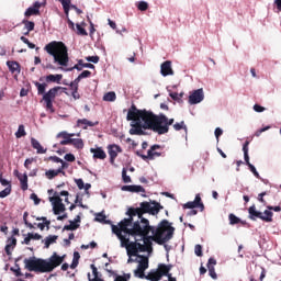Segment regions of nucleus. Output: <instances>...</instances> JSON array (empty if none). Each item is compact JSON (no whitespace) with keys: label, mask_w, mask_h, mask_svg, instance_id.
Returning a JSON list of instances; mask_svg holds the SVG:
<instances>
[{"label":"nucleus","mask_w":281,"mask_h":281,"mask_svg":"<svg viewBox=\"0 0 281 281\" xmlns=\"http://www.w3.org/2000/svg\"><path fill=\"white\" fill-rule=\"evenodd\" d=\"M61 80H63V75L60 74L46 76V82H55L56 85H60Z\"/></svg>","instance_id":"393cba45"},{"label":"nucleus","mask_w":281,"mask_h":281,"mask_svg":"<svg viewBox=\"0 0 281 281\" xmlns=\"http://www.w3.org/2000/svg\"><path fill=\"white\" fill-rule=\"evenodd\" d=\"M59 164H60L61 166L58 167L57 170H60V173H61V175H65V169H66V168H69V164L65 162L64 160H63V162H59Z\"/></svg>","instance_id":"4d7b16f0"},{"label":"nucleus","mask_w":281,"mask_h":281,"mask_svg":"<svg viewBox=\"0 0 281 281\" xmlns=\"http://www.w3.org/2000/svg\"><path fill=\"white\" fill-rule=\"evenodd\" d=\"M144 271L146 270H142V268L137 267V269L134 270L135 278H140L142 280H144V278H146V274L144 273Z\"/></svg>","instance_id":"79ce46f5"},{"label":"nucleus","mask_w":281,"mask_h":281,"mask_svg":"<svg viewBox=\"0 0 281 281\" xmlns=\"http://www.w3.org/2000/svg\"><path fill=\"white\" fill-rule=\"evenodd\" d=\"M137 8L140 12H146V10H148V2L139 1Z\"/></svg>","instance_id":"c03bdc74"},{"label":"nucleus","mask_w":281,"mask_h":281,"mask_svg":"<svg viewBox=\"0 0 281 281\" xmlns=\"http://www.w3.org/2000/svg\"><path fill=\"white\" fill-rule=\"evenodd\" d=\"M57 139H64L65 142L71 143V137H76V134H69L67 132H60L57 134Z\"/></svg>","instance_id":"bb28decb"},{"label":"nucleus","mask_w":281,"mask_h":281,"mask_svg":"<svg viewBox=\"0 0 281 281\" xmlns=\"http://www.w3.org/2000/svg\"><path fill=\"white\" fill-rule=\"evenodd\" d=\"M195 207L200 210V212L205 210V204H203V201L201 200V194H196L194 201L183 204V210H194Z\"/></svg>","instance_id":"f8f14e48"},{"label":"nucleus","mask_w":281,"mask_h":281,"mask_svg":"<svg viewBox=\"0 0 281 281\" xmlns=\"http://www.w3.org/2000/svg\"><path fill=\"white\" fill-rule=\"evenodd\" d=\"M171 269H172V265L159 263L158 270L156 271V273H158V276H160V280H161V278H164V276H170Z\"/></svg>","instance_id":"f3484780"},{"label":"nucleus","mask_w":281,"mask_h":281,"mask_svg":"<svg viewBox=\"0 0 281 281\" xmlns=\"http://www.w3.org/2000/svg\"><path fill=\"white\" fill-rule=\"evenodd\" d=\"M30 199H32V201H34L35 205H38L41 203V200H40L38 195H36V193H32Z\"/></svg>","instance_id":"e2e57ef3"},{"label":"nucleus","mask_w":281,"mask_h":281,"mask_svg":"<svg viewBox=\"0 0 281 281\" xmlns=\"http://www.w3.org/2000/svg\"><path fill=\"white\" fill-rule=\"evenodd\" d=\"M221 135H223V130L221 127H216L215 128V137H216L217 142H218Z\"/></svg>","instance_id":"774afa93"},{"label":"nucleus","mask_w":281,"mask_h":281,"mask_svg":"<svg viewBox=\"0 0 281 281\" xmlns=\"http://www.w3.org/2000/svg\"><path fill=\"white\" fill-rule=\"evenodd\" d=\"M160 74L161 76H175V70H172V61L166 60L160 66Z\"/></svg>","instance_id":"dca6fc26"},{"label":"nucleus","mask_w":281,"mask_h":281,"mask_svg":"<svg viewBox=\"0 0 281 281\" xmlns=\"http://www.w3.org/2000/svg\"><path fill=\"white\" fill-rule=\"evenodd\" d=\"M122 153V147L120 145H109L108 146V154L110 155V164L115 166V159H117V155Z\"/></svg>","instance_id":"ddd939ff"},{"label":"nucleus","mask_w":281,"mask_h":281,"mask_svg":"<svg viewBox=\"0 0 281 281\" xmlns=\"http://www.w3.org/2000/svg\"><path fill=\"white\" fill-rule=\"evenodd\" d=\"M145 280H150V281H159L160 276L157 273V271L155 272H149L147 276H145Z\"/></svg>","instance_id":"f704fd0d"},{"label":"nucleus","mask_w":281,"mask_h":281,"mask_svg":"<svg viewBox=\"0 0 281 281\" xmlns=\"http://www.w3.org/2000/svg\"><path fill=\"white\" fill-rule=\"evenodd\" d=\"M164 210V206L157 201L142 202L139 207H130L126 212L127 218H123L119 225L112 224V232L121 240L122 245L128 243L127 236H132L136 241L143 240L144 245L142 247L144 251H150L153 249V241L157 243V238L150 234V221L144 217V214H151L156 216L159 214V211ZM123 232V234H122Z\"/></svg>","instance_id":"f257e3e1"},{"label":"nucleus","mask_w":281,"mask_h":281,"mask_svg":"<svg viewBox=\"0 0 281 281\" xmlns=\"http://www.w3.org/2000/svg\"><path fill=\"white\" fill-rule=\"evenodd\" d=\"M86 25H87V23H85V22H82L81 25L76 24L78 36H89V33H87V30L83 29Z\"/></svg>","instance_id":"7c9ffc66"},{"label":"nucleus","mask_w":281,"mask_h":281,"mask_svg":"<svg viewBox=\"0 0 281 281\" xmlns=\"http://www.w3.org/2000/svg\"><path fill=\"white\" fill-rule=\"evenodd\" d=\"M16 247V239L15 237H9L7 240V245L4 247V251L7 256H12V250Z\"/></svg>","instance_id":"6ab92c4d"},{"label":"nucleus","mask_w":281,"mask_h":281,"mask_svg":"<svg viewBox=\"0 0 281 281\" xmlns=\"http://www.w3.org/2000/svg\"><path fill=\"white\" fill-rule=\"evenodd\" d=\"M91 77V71L89 70H83L80 75L79 78H90Z\"/></svg>","instance_id":"69168bd1"},{"label":"nucleus","mask_w":281,"mask_h":281,"mask_svg":"<svg viewBox=\"0 0 281 281\" xmlns=\"http://www.w3.org/2000/svg\"><path fill=\"white\" fill-rule=\"evenodd\" d=\"M61 262H65V256L60 257L54 252L48 261L36 257L26 258L24 259V267L27 271H34L35 273H52L56 267H60Z\"/></svg>","instance_id":"7ed1b4c3"},{"label":"nucleus","mask_w":281,"mask_h":281,"mask_svg":"<svg viewBox=\"0 0 281 281\" xmlns=\"http://www.w3.org/2000/svg\"><path fill=\"white\" fill-rule=\"evenodd\" d=\"M65 159L66 161L72 162V161H76V156H74V154H66Z\"/></svg>","instance_id":"338daca9"},{"label":"nucleus","mask_w":281,"mask_h":281,"mask_svg":"<svg viewBox=\"0 0 281 281\" xmlns=\"http://www.w3.org/2000/svg\"><path fill=\"white\" fill-rule=\"evenodd\" d=\"M248 168L257 179H260V173H258V170H256V167L254 165H249Z\"/></svg>","instance_id":"6e6d98bb"},{"label":"nucleus","mask_w":281,"mask_h":281,"mask_svg":"<svg viewBox=\"0 0 281 281\" xmlns=\"http://www.w3.org/2000/svg\"><path fill=\"white\" fill-rule=\"evenodd\" d=\"M265 196H267V191L259 193L257 196V200L259 203H262V205H267V200H265Z\"/></svg>","instance_id":"a18cd8bd"},{"label":"nucleus","mask_w":281,"mask_h":281,"mask_svg":"<svg viewBox=\"0 0 281 281\" xmlns=\"http://www.w3.org/2000/svg\"><path fill=\"white\" fill-rule=\"evenodd\" d=\"M58 175H61L59 169L57 170L49 169L45 172L46 179H49V180L55 179V177H58Z\"/></svg>","instance_id":"2f4dec72"},{"label":"nucleus","mask_w":281,"mask_h":281,"mask_svg":"<svg viewBox=\"0 0 281 281\" xmlns=\"http://www.w3.org/2000/svg\"><path fill=\"white\" fill-rule=\"evenodd\" d=\"M74 69H77V71H82L83 67L80 65V60H78L77 65L74 67L66 69V71H74Z\"/></svg>","instance_id":"5fc2aeb1"},{"label":"nucleus","mask_w":281,"mask_h":281,"mask_svg":"<svg viewBox=\"0 0 281 281\" xmlns=\"http://www.w3.org/2000/svg\"><path fill=\"white\" fill-rule=\"evenodd\" d=\"M121 247H126L128 257L136 256V258H139V256H142L139 255V251H144V246H142V244L137 240L131 243V240L128 239V241H126V245L124 246L121 241Z\"/></svg>","instance_id":"6e6552de"},{"label":"nucleus","mask_w":281,"mask_h":281,"mask_svg":"<svg viewBox=\"0 0 281 281\" xmlns=\"http://www.w3.org/2000/svg\"><path fill=\"white\" fill-rule=\"evenodd\" d=\"M138 258L140 260L137 261L138 262L137 268L140 269V270L146 271V269H148V257H146L144 255H140V256H138Z\"/></svg>","instance_id":"5701e85b"},{"label":"nucleus","mask_w":281,"mask_h":281,"mask_svg":"<svg viewBox=\"0 0 281 281\" xmlns=\"http://www.w3.org/2000/svg\"><path fill=\"white\" fill-rule=\"evenodd\" d=\"M143 120L144 130L153 131L157 135H166L170 131V126L175 124V119H168L166 114H155L153 111L138 110L135 104L127 112L126 120Z\"/></svg>","instance_id":"f03ea898"},{"label":"nucleus","mask_w":281,"mask_h":281,"mask_svg":"<svg viewBox=\"0 0 281 281\" xmlns=\"http://www.w3.org/2000/svg\"><path fill=\"white\" fill-rule=\"evenodd\" d=\"M86 60L88 63H94V65H98V63H100V56L95 55V56H88L86 57Z\"/></svg>","instance_id":"49530a36"},{"label":"nucleus","mask_w":281,"mask_h":281,"mask_svg":"<svg viewBox=\"0 0 281 281\" xmlns=\"http://www.w3.org/2000/svg\"><path fill=\"white\" fill-rule=\"evenodd\" d=\"M56 240H58L57 235H49L42 243H44V248L45 249H49V246L54 245V243H56Z\"/></svg>","instance_id":"b1692460"},{"label":"nucleus","mask_w":281,"mask_h":281,"mask_svg":"<svg viewBox=\"0 0 281 281\" xmlns=\"http://www.w3.org/2000/svg\"><path fill=\"white\" fill-rule=\"evenodd\" d=\"M12 193V186L7 187L4 190L0 191V199H5Z\"/></svg>","instance_id":"4c0bfd02"},{"label":"nucleus","mask_w":281,"mask_h":281,"mask_svg":"<svg viewBox=\"0 0 281 281\" xmlns=\"http://www.w3.org/2000/svg\"><path fill=\"white\" fill-rule=\"evenodd\" d=\"M70 8L71 7H66V8H64V12H65V14H66V21H67V23H68V27L70 29V30H76V24H74V21H71V19H69V10H70Z\"/></svg>","instance_id":"c756f323"},{"label":"nucleus","mask_w":281,"mask_h":281,"mask_svg":"<svg viewBox=\"0 0 281 281\" xmlns=\"http://www.w3.org/2000/svg\"><path fill=\"white\" fill-rule=\"evenodd\" d=\"M49 201H50V203H53V211L56 216H58V214H63V212H65L66 207L63 204V199L60 198V195H58L57 192H55L54 196L49 198Z\"/></svg>","instance_id":"9d476101"},{"label":"nucleus","mask_w":281,"mask_h":281,"mask_svg":"<svg viewBox=\"0 0 281 281\" xmlns=\"http://www.w3.org/2000/svg\"><path fill=\"white\" fill-rule=\"evenodd\" d=\"M32 243V233H27L26 237L22 241V245H30Z\"/></svg>","instance_id":"052dcab7"},{"label":"nucleus","mask_w":281,"mask_h":281,"mask_svg":"<svg viewBox=\"0 0 281 281\" xmlns=\"http://www.w3.org/2000/svg\"><path fill=\"white\" fill-rule=\"evenodd\" d=\"M194 254H195V256H198V257H201V256H203V246H201V245H195V247H194Z\"/></svg>","instance_id":"8fccbe9b"},{"label":"nucleus","mask_w":281,"mask_h":281,"mask_svg":"<svg viewBox=\"0 0 281 281\" xmlns=\"http://www.w3.org/2000/svg\"><path fill=\"white\" fill-rule=\"evenodd\" d=\"M127 122H136L132 124V128L130 130V135H146L144 132V120L143 119H130Z\"/></svg>","instance_id":"9b49d317"},{"label":"nucleus","mask_w":281,"mask_h":281,"mask_svg":"<svg viewBox=\"0 0 281 281\" xmlns=\"http://www.w3.org/2000/svg\"><path fill=\"white\" fill-rule=\"evenodd\" d=\"M117 97L115 95V92L111 91V92H106L104 95H103V100L104 102H115V99Z\"/></svg>","instance_id":"72a5a7b5"},{"label":"nucleus","mask_w":281,"mask_h":281,"mask_svg":"<svg viewBox=\"0 0 281 281\" xmlns=\"http://www.w3.org/2000/svg\"><path fill=\"white\" fill-rule=\"evenodd\" d=\"M90 269L92 270V274L94 278L91 279V273H88V280L89 281H104L102 278H100V272H98V268L95 267V265H91Z\"/></svg>","instance_id":"4be33fe9"},{"label":"nucleus","mask_w":281,"mask_h":281,"mask_svg":"<svg viewBox=\"0 0 281 281\" xmlns=\"http://www.w3.org/2000/svg\"><path fill=\"white\" fill-rule=\"evenodd\" d=\"M131 273H125L124 276H117L114 281H128Z\"/></svg>","instance_id":"603ef678"},{"label":"nucleus","mask_w":281,"mask_h":281,"mask_svg":"<svg viewBox=\"0 0 281 281\" xmlns=\"http://www.w3.org/2000/svg\"><path fill=\"white\" fill-rule=\"evenodd\" d=\"M79 65H81V67L86 68V69H95V66L91 63H86L82 59H79Z\"/></svg>","instance_id":"de8ad7c7"},{"label":"nucleus","mask_w":281,"mask_h":281,"mask_svg":"<svg viewBox=\"0 0 281 281\" xmlns=\"http://www.w3.org/2000/svg\"><path fill=\"white\" fill-rule=\"evenodd\" d=\"M41 2H34L32 7L26 9L24 16H26V19H30V16H38L41 14Z\"/></svg>","instance_id":"2eb2a0df"},{"label":"nucleus","mask_w":281,"mask_h":281,"mask_svg":"<svg viewBox=\"0 0 281 281\" xmlns=\"http://www.w3.org/2000/svg\"><path fill=\"white\" fill-rule=\"evenodd\" d=\"M33 85H35L37 89V94L43 95V100L46 104L47 111H49L50 113H54V101L56 100V95H58V91H60V89H65V88L57 86L49 89V91L45 93V89H47V83L33 81Z\"/></svg>","instance_id":"423d86ee"},{"label":"nucleus","mask_w":281,"mask_h":281,"mask_svg":"<svg viewBox=\"0 0 281 281\" xmlns=\"http://www.w3.org/2000/svg\"><path fill=\"white\" fill-rule=\"evenodd\" d=\"M20 183H21V190L25 191L27 190V175L24 173L23 177H19Z\"/></svg>","instance_id":"e433bc0d"},{"label":"nucleus","mask_w":281,"mask_h":281,"mask_svg":"<svg viewBox=\"0 0 281 281\" xmlns=\"http://www.w3.org/2000/svg\"><path fill=\"white\" fill-rule=\"evenodd\" d=\"M90 153H92L93 159H101V160L106 159V151H104L102 147L90 148Z\"/></svg>","instance_id":"a211bd4d"},{"label":"nucleus","mask_w":281,"mask_h":281,"mask_svg":"<svg viewBox=\"0 0 281 281\" xmlns=\"http://www.w3.org/2000/svg\"><path fill=\"white\" fill-rule=\"evenodd\" d=\"M27 133L25 132V125H19L18 131L15 132V137L18 139H21V137H25Z\"/></svg>","instance_id":"473e14b6"},{"label":"nucleus","mask_w":281,"mask_h":281,"mask_svg":"<svg viewBox=\"0 0 281 281\" xmlns=\"http://www.w3.org/2000/svg\"><path fill=\"white\" fill-rule=\"evenodd\" d=\"M70 145L75 148H78V150L85 148V143L82 142V138H70Z\"/></svg>","instance_id":"cd10ccee"},{"label":"nucleus","mask_w":281,"mask_h":281,"mask_svg":"<svg viewBox=\"0 0 281 281\" xmlns=\"http://www.w3.org/2000/svg\"><path fill=\"white\" fill-rule=\"evenodd\" d=\"M7 67H9V71L11 74H15V76H19L21 74V64L19 61H7Z\"/></svg>","instance_id":"aec40b11"},{"label":"nucleus","mask_w":281,"mask_h":281,"mask_svg":"<svg viewBox=\"0 0 281 281\" xmlns=\"http://www.w3.org/2000/svg\"><path fill=\"white\" fill-rule=\"evenodd\" d=\"M24 27L29 31V32H34V27L36 24H34V22L30 21V20H23L22 21Z\"/></svg>","instance_id":"c9c22d12"},{"label":"nucleus","mask_w":281,"mask_h":281,"mask_svg":"<svg viewBox=\"0 0 281 281\" xmlns=\"http://www.w3.org/2000/svg\"><path fill=\"white\" fill-rule=\"evenodd\" d=\"M69 225H65L63 231L64 232H76L80 227V224H76L75 221H69Z\"/></svg>","instance_id":"c85d7f7f"},{"label":"nucleus","mask_w":281,"mask_h":281,"mask_svg":"<svg viewBox=\"0 0 281 281\" xmlns=\"http://www.w3.org/2000/svg\"><path fill=\"white\" fill-rule=\"evenodd\" d=\"M254 111H256V113H262L266 111L265 106L260 105V104H255L254 105Z\"/></svg>","instance_id":"680f3d73"},{"label":"nucleus","mask_w":281,"mask_h":281,"mask_svg":"<svg viewBox=\"0 0 281 281\" xmlns=\"http://www.w3.org/2000/svg\"><path fill=\"white\" fill-rule=\"evenodd\" d=\"M77 126H83V128L86 130L88 126H98V122H91L87 119H79L77 121Z\"/></svg>","instance_id":"a878e982"},{"label":"nucleus","mask_w":281,"mask_h":281,"mask_svg":"<svg viewBox=\"0 0 281 281\" xmlns=\"http://www.w3.org/2000/svg\"><path fill=\"white\" fill-rule=\"evenodd\" d=\"M132 192H146V189L142 186L133 184Z\"/></svg>","instance_id":"13d9d810"},{"label":"nucleus","mask_w":281,"mask_h":281,"mask_svg":"<svg viewBox=\"0 0 281 281\" xmlns=\"http://www.w3.org/2000/svg\"><path fill=\"white\" fill-rule=\"evenodd\" d=\"M273 212H281V207L267 205V210L262 213L256 210V204H252L248 209V218H250V221H256L257 218H260V221H263L265 223H273Z\"/></svg>","instance_id":"0eeeda50"},{"label":"nucleus","mask_w":281,"mask_h":281,"mask_svg":"<svg viewBox=\"0 0 281 281\" xmlns=\"http://www.w3.org/2000/svg\"><path fill=\"white\" fill-rule=\"evenodd\" d=\"M175 131H188V126H186V122L181 121L180 123L173 124Z\"/></svg>","instance_id":"ea45409f"},{"label":"nucleus","mask_w":281,"mask_h":281,"mask_svg":"<svg viewBox=\"0 0 281 281\" xmlns=\"http://www.w3.org/2000/svg\"><path fill=\"white\" fill-rule=\"evenodd\" d=\"M31 146L37 151V155H45L47 153V149L43 148L36 138H31Z\"/></svg>","instance_id":"412c9836"},{"label":"nucleus","mask_w":281,"mask_h":281,"mask_svg":"<svg viewBox=\"0 0 281 281\" xmlns=\"http://www.w3.org/2000/svg\"><path fill=\"white\" fill-rule=\"evenodd\" d=\"M229 218V224L231 225H238V223H240V218H238L236 215H234L233 213H231L228 215Z\"/></svg>","instance_id":"a19ab883"},{"label":"nucleus","mask_w":281,"mask_h":281,"mask_svg":"<svg viewBox=\"0 0 281 281\" xmlns=\"http://www.w3.org/2000/svg\"><path fill=\"white\" fill-rule=\"evenodd\" d=\"M204 98H205V94H203V89L202 88L198 89L189 95V103L199 104L203 102Z\"/></svg>","instance_id":"4468645a"},{"label":"nucleus","mask_w":281,"mask_h":281,"mask_svg":"<svg viewBox=\"0 0 281 281\" xmlns=\"http://www.w3.org/2000/svg\"><path fill=\"white\" fill-rule=\"evenodd\" d=\"M60 1L63 8H71V0H58Z\"/></svg>","instance_id":"0e129e2a"},{"label":"nucleus","mask_w":281,"mask_h":281,"mask_svg":"<svg viewBox=\"0 0 281 281\" xmlns=\"http://www.w3.org/2000/svg\"><path fill=\"white\" fill-rule=\"evenodd\" d=\"M75 182L79 190H85V181L82 179H76Z\"/></svg>","instance_id":"bf43d9fd"},{"label":"nucleus","mask_w":281,"mask_h":281,"mask_svg":"<svg viewBox=\"0 0 281 281\" xmlns=\"http://www.w3.org/2000/svg\"><path fill=\"white\" fill-rule=\"evenodd\" d=\"M209 274L213 280H216L218 278V276L216 274V270L214 269V267H209Z\"/></svg>","instance_id":"864d4df0"},{"label":"nucleus","mask_w":281,"mask_h":281,"mask_svg":"<svg viewBox=\"0 0 281 281\" xmlns=\"http://www.w3.org/2000/svg\"><path fill=\"white\" fill-rule=\"evenodd\" d=\"M20 40L22 41V43H24L25 45H27V47H29L30 49H36V44L30 42V40H27V37L21 36Z\"/></svg>","instance_id":"58836bf2"},{"label":"nucleus","mask_w":281,"mask_h":281,"mask_svg":"<svg viewBox=\"0 0 281 281\" xmlns=\"http://www.w3.org/2000/svg\"><path fill=\"white\" fill-rule=\"evenodd\" d=\"M150 228L154 238L157 240V245H166L175 236V227L170 225L168 220H162L157 226L150 225Z\"/></svg>","instance_id":"39448f33"},{"label":"nucleus","mask_w":281,"mask_h":281,"mask_svg":"<svg viewBox=\"0 0 281 281\" xmlns=\"http://www.w3.org/2000/svg\"><path fill=\"white\" fill-rule=\"evenodd\" d=\"M122 179L125 183H131V176L126 175V168H123L122 170Z\"/></svg>","instance_id":"09e8293b"},{"label":"nucleus","mask_w":281,"mask_h":281,"mask_svg":"<svg viewBox=\"0 0 281 281\" xmlns=\"http://www.w3.org/2000/svg\"><path fill=\"white\" fill-rule=\"evenodd\" d=\"M161 149V145H153L148 151L147 155L142 154V151H136L137 157H142L144 161H148L155 159L156 157H161V153H158L157 150Z\"/></svg>","instance_id":"1a4fd4ad"},{"label":"nucleus","mask_w":281,"mask_h":281,"mask_svg":"<svg viewBox=\"0 0 281 281\" xmlns=\"http://www.w3.org/2000/svg\"><path fill=\"white\" fill-rule=\"evenodd\" d=\"M97 221L99 223H111L110 221H106V215L102 214V213H99L97 215Z\"/></svg>","instance_id":"3c124183"},{"label":"nucleus","mask_w":281,"mask_h":281,"mask_svg":"<svg viewBox=\"0 0 281 281\" xmlns=\"http://www.w3.org/2000/svg\"><path fill=\"white\" fill-rule=\"evenodd\" d=\"M44 49L49 56H53L55 65H59V67H67L69 65V49L65 43L53 41Z\"/></svg>","instance_id":"20e7f679"},{"label":"nucleus","mask_w":281,"mask_h":281,"mask_svg":"<svg viewBox=\"0 0 281 281\" xmlns=\"http://www.w3.org/2000/svg\"><path fill=\"white\" fill-rule=\"evenodd\" d=\"M27 216H30V213L24 212V214H23L24 225H26V227H29L30 229H34V224L27 222Z\"/></svg>","instance_id":"37998d69"}]
</instances>
